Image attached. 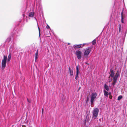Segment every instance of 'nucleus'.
<instances>
[{"instance_id": "nucleus-1", "label": "nucleus", "mask_w": 127, "mask_h": 127, "mask_svg": "<svg viewBox=\"0 0 127 127\" xmlns=\"http://www.w3.org/2000/svg\"><path fill=\"white\" fill-rule=\"evenodd\" d=\"M99 111L98 109L97 108H94L93 111V118L95 119L97 117Z\"/></svg>"}, {"instance_id": "nucleus-2", "label": "nucleus", "mask_w": 127, "mask_h": 127, "mask_svg": "<svg viewBox=\"0 0 127 127\" xmlns=\"http://www.w3.org/2000/svg\"><path fill=\"white\" fill-rule=\"evenodd\" d=\"M7 56L4 55L3 58L1 62V69H3L5 68L6 63Z\"/></svg>"}, {"instance_id": "nucleus-3", "label": "nucleus", "mask_w": 127, "mask_h": 127, "mask_svg": "<svg viewBox=\"0 0 127 127\" xmlns=\"http://www.w3.org/2000/svg\"><path fill=\"white\" fill-rule=\"evenodd\" d=\"M97 95L96 93H93L92 94L91 99V104L93 102L94 99L96 98Z\"/></svg>"}, {"instance_id": "nucleus-4", "label": "nucleus", "mask_w": 127, "mask_h": 127, "mask_svg": "<svg viewBox=\"0 0 127 127\" xmlns=\"http://www.w3.org/2000/svg\"><path fill=\"white\" fill-rule=\"evenodd\" d=\"M92 48L91 47H89L86 49L84 53V55L86 56H88L90 53L91 51Z\"/></svg>"}, {"instance_id": "nucleus-5", "label": "nucleus", "mask_w": 127, "mask_h": 127, "mask_svg": "<svg viewBox=\"0 0 127 127\" xmlns=\"http://www.w3.org/2000/svg\"><path fill=\"white\" fill-rule=\"evenodd\" d=\"M76 55L78 59H81L82 58V52L79 50L76 51Z\"/></svg>"}, {"instance_id": "nucleus-6", "label": "nucleus", "mask_w": 127, "mask_h": 127, "mask_svg": "<svg viewBox=\"0 0 127 127\" xmlns=\"http://www.w3.org/2000/svg\"><path fill=\"white\" fill-rule=\"evenodd\" d=\"M109 74H110V76L109 77V78H110V76L112 77H114V70L112 69H110V72L109 73Z\"/></svg>"}, {"instance_id": "nucleus-7", "label": "nucleus", "mask_w": 127, "mask_h": 127, "mask_svg": "<svg viewBox=\"0 0 127 127\" xmlns=\"http://www.w3.org/2000/svg\"><path fill=\"white\" fill-rule=\"evenodd\" d=\"M68 69L70 76H72L73 75V70L71 69L70 67L68 68Z\"/></svg>"}, {"instance_id": "nucleus-8", "label": "nucleus", "mask_w": 127, "mask_h": 127, "mask_svg": "<svg viewBox=\"0 0 127 127\" xmlns=\"http://www.w3.org/2000/svg\"><path fill=\"white\" fill-rule=\"evenodd\" d=\"M121 21L122 23H124V13L123 10L122 11L121 13Z\"/></svg>"}, {"instance_id": "nucleus-9", "label": "nucleus", "mask_w": 127, "mask_h": 127, "mask_svg": "<svg viewBox=\"0 0 127 127\" xmlns=\"http://www.w3.org/2000/svg\"><path fill=\"white\" fill-rule=\"evenodd\" d=\"M81 45L82 44H79L76 45H74L73 46V47L75 49L80 48L81 47Z\"/></svg>"}, {"instance_id": "nucleus-10", "label": "nucleus", "mask_w": 127, "mask_h": 127, "mask_svg": "<svg viewBox=\"0 0 127 127\" xmlns=\"http://www.w3.org/2000/svg\"><path fill=\"white\" fill-rule=\"evenodd\" d=\"M113 86H114L115 84L117 82V78L114 77H113Z\"/></svg>"}, {"instance_id": "nucleus-11", "label": "nucleus", "mask_w": 127, "mask_h": 127, "mask_svg": "<svg viewBox=\"0 0 127 127\" xmlns=\"http://www.w3.org/2000/svg\"><path fill=\"white\" fill-rule=\"evenodd\" d=\"M79 67L78 66L76 67V73L79 74Z\"/></svg>"}, {"instance_id": "nucleus-12", "label": "nucleus", "mask_w": 127, "mask_h": 127, "mask_svg": "<svg viewBox=\"0 0 127 127\" xmlns=\"http://www.w3.org/2000/svg\"><path fill=\"white\" fill-rule=\"evenodd\" d=\"M104 93L105 96L106 97H108V93L105 90H104Z\"/></svg>"}, {"instance_id": "nucleus-13", "label": "nucleus", "mask_w": 127, "mask_h": 127, "mask_svg": "<svg viewBox=\"0 0 127 127\" xmlns=\"http://www.w3.org/2000/svg\"><path fill=\"white\" fill-rule=\"evenodd\" d=\"M38 50L37 49L36 51V53L35 54V60L37 59V56L38 54Z\"/></svg>"}, {"instance_id": "nucleus-14", "label": "nucleus", "mask_w": 127, "mask_h": 127, "mask_svg": "<svg viewBox=\"0 0 127 127\" xmlns=\"http://www.w3.org/2000/svg\"><path fill=\"white\" fill-rule=\"evenodd\" d=\"M34 14V12H30L29 13V16L30 17H33Z\"/></svg>"}, {"instance_id": "nucleus-15", "label": "nucleus", "mask_w": 127, "mask_h": 127, "mask_svg": "<svg viewBox=\"0 0 127 127\" xmlns=\"http://www.w3.org/2000/svg\"><path fill=\"white\" fill-rule=\"evenodd\" d=\"M104 87L107 91H109V88L108 86L106 84H105L104 85Z\"/></svg>"}, {"instance_id": "nucleus-16", "label": "nucleus", "mask_w": 127, "mask_h": 127, "mask_svg": "<svg viewBox=\"0 0 127 127\" xmlns=\"http://www.w3.org/2000/svg\"><path fill=\"white\" fill-rule=\"evenodd\" d=\"M119 76V71L118 70L117 72V73H116L115 74V77L114 76V77L117 78H118V77Z\"/></svg>"}, {"instance_id": "nucleus-17", "label": "nucleus", "mask_w": 127, "mask_h": 127, "mask_svg": "<svg viewBox=\"0 0 127 127\" xmlns=\"http://www.w3.org/2000/svg\"><path fill=\"white\" fill-rule=\"evenodd\" d=\"M11 55L10 54L8 56L7 59V61L8 62L11 59Z\"/></svg>"}, {"instance_id": "nucleus-18", "label": "nucleus", "mask_w": 127, "mask_h": 127, "mask_svg": "<svg viewBox=\"0 0 127 127\" xmlns=\"http://www.w3.org/2000/svg\"><path fill=\"white\" fill-rule=\"evenodd\" d=\"M121 25L120 24L119 25V33L120 32H121Z\"/></svg>"}, {"instance_id": "nucleus-19", "label": "nucleus", "mask_w": 127, "mask_h": 127, "mask_svg": "<svg viewBox=\"0 0 127 127\" xmlns=\"http://www.w3.org/2000/svg\"><path fill=\"white\" fill-rule=\"evenodd\" d=\"M122 96L121 95H120L118 97V100H121L122 98Z\"/></svg>"}, {"instance_id": "nucleus-20", "label": "nucleus", "mask_w": 127, "mask_h": 127, "mask_svg": "<svg viewBox=\"0 0 127 127\" xmlns=\"http://www.w3.org/2000/svg\"><path fill=\"white\" fill-rule=\"evenodd\" d=\"M93 45H94L96 43V41L95 39L92 42Z\"/></svg>"}, {"instance_id": "nucleus-21", "label": "nucleus", "mask_w": 127, "mask_h": 127, "mask_svg": "<svg viewBox=\"0 0 127 127\" xmlns=\"http://www.w3.org/2000/svg\"><path fill=\"white\" fill-rule=\"evenodd\" d=\"M79 74L78 73H76V75L75 77V79L76 80H77L78 78V76Z\"/></svg>"}, {"instance_id": "nucleus-22", "label": "nucleus", "mask_w": 127, "mask_h": 127, "mask_svg": "<svg viewBox=\"0 0 127 127\" xmlns=\"http://www.w3.org/2000/svg\"><path fill=\"white\" fill-rule=\"evenodd\" d=\"M27 101L28 102L30 103H31V100L30 99H29L28 98H27Z\"/></svg>"}, {"instance_id": "nucleus-23", "label": "nucleus", "mask_w": 127, "mask_h": 127, "mask_svg": "<svg viewBox=\"0 0 127 127\" xmlns=\"http://www.w3.org/2000/svg\"><path fill=\"white\" fill-rule=\"evenodd\" d=\"M89 97H87V100L86 101V102L87 103L88 101H89Z\"/></svg>"}, {"instance_id": "nucleus-24", "label": "nucleus", "mask_w": 127, "mask_h": 127, "mask_svg": "<svg viewBox=\"0 0 127 127\" xmlns=\"http://www.w3.org/2000/svg\"><path fill=\"white\" fill-rule=\"evenodd\" d=\"M38 29L39 30V35L40 36V30L39 28V27H38Z\"/></svg>"}, {"instance_id": "nucleus-25", "label": "nucleus", "mask_w": 127, "mask_h": 127, "mask_svg": "<svg viewBox=\"0 0 127 127\" xmlns=\"http://www.w3.org/2000/svg\"><path fill=\"white\" fill-rule=\"evenodd\" d=\"M112 96L111 95H109V97L110 98V99H111L112 98Z\"/></svg>"}, {"instance_id": "nucleus-26", "label": "nucleus", "mask_w": 127, "mask_h": 127, "mask_svg": "<svg viewBox=\"0 0 127 127\" xmlns=\"http://www.w3.org/2000/svg\"><path fill=\"white\" fill-rule=\"evenodd\" d=\"M46 28L47 29H50V27L48 25H47V27H46Z\"/></svg>"}, {"instance_id": "nucleus-27", "label": "nucleus", "mask_w": 127, "mask_h": 127, "mask_svg": "<svg viewBox=\"0 0 127 127\" xmlns=\"http://www.w3.org/2000/svg\"><path fill=\"white\" fill-rule=\"evenodd\" d=\"M43 110H44L43 109V108H42V115L43 114Z\"/></svg>"}, {"instance_id": "nucleus-28", "label": "nucleus", "mask_w": 127, "mask_h": 127, "mask_svg": "<svg viewBox=\"0 0 127 127\" xmlns=\"http://www.w3.org/2000/svg\"><path fill=\"white\" fill-rule=\"evenodd\" d=\"M108 95H111V92H110L109 93H108Z\"/></svg>"}, {"instance_id": "nucleus-29", "label": "nucleus", "mask_w": 127, "mask_h": 127, "mask_svg": "<svg viewBox=\"0 0 127 127\" xmlns=\"http://www.w3.org/2000/svg\"><path fill=\"white\" fill-rule=\"evenodd\" d=\"M8 39H9V41H11V38H8Z\"/></svg>"}, {"instance_id": "nucleus-30", "label": "nucleus", "mask_w": 127, "mask_h": 127, "mask_svg": "<svg viewBox=\"0 0 127 127\" xmlns=\"http://www.w3.org/2000/svg\"><path fill=\"white\" fill-rule=\"evenodd\" d=\"M22 127H26V126H23V125L22 126Z\"/></svg>"}, {"instance_id": "nucleus-31", "label": "nucleus", "mask_w": 127, "mask_h": 127, "mask_svg": "<svg viewBox=\"0 0 127 127\" xmlns=\"http://www.w3.org/2000/svg\"><path fill=\"white\" fill-rule=\"evenodd\" d=\"M23 15L24 17L25 16V15L24 14H23Z\"/></svg>"}, {"instance_id": "nucleus-32", "label": "nucleus", "mask_w": 127, "mask_h": 127, "mask_svg": "<svg viewBox=\"0 0 127 127\" xmlns=\"http://www.w3.org/2000/svg\"><path fill=\"white\" fill-rule=\"evenodd\" d=\"M85 44H84L83 45V46L84 45H85Z\"/></svg>"}, {"instance_id": "nucleus-33", "label": "nucleus", "mask_w": 127, "mask_h": 127, "mask_svg": "<svg viewBox=\"0 0 127 127\" xmlns=\"http://www.w3.org/2000/svg\"><path fill=\"white\" fill-rule=\"evenodd\" d=\"M80 87L79 88V89L78 90H79L80 89Z\"/></svg>"}, {"instance_id": "nucleus-34", "label": "nucleus", "mask_w": 127, "mask_h": 127, "mask_svg": "<svg viewBox=\"0 0 127 127\" xmlns=\"http://www.w3.org/2000/svg\"><path fill=\"white\" fill-rule=\"evenodd\" d=\"M68 45H69L70 44V43H68Z\"/></svg>"}]
</instances>
